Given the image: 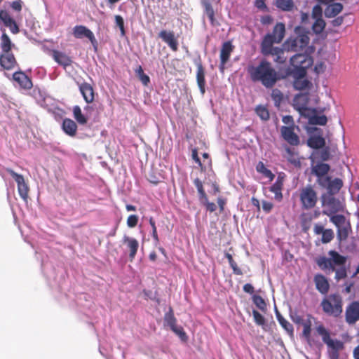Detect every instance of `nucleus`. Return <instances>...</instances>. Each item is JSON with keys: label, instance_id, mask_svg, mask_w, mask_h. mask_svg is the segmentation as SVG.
I'll list each match as a JSON object with an SVG mask.
<instances>
[{"label": "nucleus", "instance_id": "nucleus-1", "mask_svg": "<svg viewBox=\"0 0 359 359\" xmlns=\"http://www.w3.org/2000/svg\"><path fill=\"white\" fill-rule=\"evenodd\" d=\"M327 255L329 257L324 255L316 257L315 262L318 266L327 273L334 272V278L337 281L346 278L347 270L345 264L347 257L334 250H329Z\"/></svg>", "mask_w": 359, "mask_h": 359}, {"label": "nucleus", "instance_id": "nucleus-2", "mask_svg": "<svg viewBox=\"0 0 359 359\" xmlns=\"http://www.w3.org/2000/svg\"><path fill=\"white\" fill-rule=\"evenodd\" d=\"M247 72L252 82H259L266 88H272L280 79L271 63L266 60H261L257 65H248Z\"/></svg>", "mask_w": 359, "mask_h": 359}, {"label": "nucleus", "instance_id": "nucleus-3", "mask_svg": "<svg viewBox=\"0 0 359 359\" xmlns=\"http://www.w3.org/2000/svg\"><path fill=\"white\" fill-rule=\"evenodd\" d=\"M309 32L302 27L294 29V35L289 37L284 43V47L287 51L297 52L306 48L310 41Z\"/></svg>", "mask_w": 359, "mask_h": 359}, {"label": "nucleus", "instance_id": "nucleus-4", "mask_svg": "<svg viewBox=\"0 0 359 359\" xmlns=\"http://www.w3.org/2000/svg\"><path fill=\"white\" fill-rule=\"evenodd\" d=\"M322 294L325 295L320 304L323 311L329 316H339L343 311L342 297L340 293Z\"/></svg>", "mask_w": 359, "mask_h": 359}, {"label": "nucleus", "instance_id": "nucleus-5", "mask_svg": "<svg viewBox=\"0 0 359 359\" xmlns=\"http://www.w3.org/2000/svg\"><path fill=\"white\" fill-rule=\"evenodd\" d=\"M322 214L330 217L338 216L339 212L344 210L343 203L334 196L329 194H322L320 196Z\"/></svg>", "mask_w": 359, "mask_h": 359}, {"label": "nucleus", "instance_id": "nucleus-6", "mask_svg": "<svg viewBox=\"0 0 359 359\" xmlns=\"http://www.w3.org/2000/svg\"><path fill=\"white\" fill-rule=\"evenodd\" d=\"M332 222L337 228V238L339 243L346 241L352 233V227L349 219L344 215H339L330 218Z\"/></svg>", "mask_w": 359, "mask_h": 359}, {"label": "nucleus", "instance_id": "nucleus-7", "mask_svg": "<svg viewBox=\"0 0 359 359\" xmlns=\"http://www.w3.org/2000/svg\"><path fill=\"white\" fill-rule=\"evenodd\" d=\"M285 34V26L283 22H278L274 26L271 33H268L264 37L261 47L271 49L273 43H280Z\"/></svg>", "mask_w": 359, "mask_h": 359}, {"label": "nucleus", "instance_id": "nucleus-8", "mask_svg": "<svg viewBox=\"0 0 359 359\" xmlns=\"http://www.w3.org/2000/svg\"><path fill=\"white\" fill-rule=\"evenodd\" d=\"M302 208L311 210L313 208L318 202L317 192L311 185L300 189L299 194Z\"/></svg>", "mask_w": 359, "mask_h": 359}, {"label": "nucleus", "instance_id": "nucleus-9", "mask_svg": "<svg viewBox=\"0 0 359 359\" xmlns=\"http://www.w3.org/2000/svg\"><path fill=\"white\" fill-rule=\"evenodd\" d=\"M87 294L88 293H58L56 299L62 306L82 307L85 306L83 299H86Z\"/></svg>", "mask_w": 359, "mask_h": 359}, {"label": "nucleus", "instance_id": "nucleus-10", "mask_svg": "<svg viewBox=\"0 0 359 359\" xmlns=\"http://www.w3.org/2000/svg\"><path fill=\"white\" fill-rule=\"evenodd\" d=\"M309 99L306 95H297L294 99V107L299 111L301 116L307 118L309 123L311 118L317 113L316 109H311L307 107Z\"/></svg>", "mask_w": 359, "mask_h": 359}, {"label": "nucleus", "instance_id": "nucleus-11", "mask_svg": "<svg viewBox=\"0 0 359 359\" xmlns=\"http://www.w3.org/2000/svg\"><path fill=\"white\" fill-rule=\"evenodd\" d=\"M317 182L321 187L327 189V192L325 194H329L332 196L337 194L342 188L344 184L343 181L341 179L334 178V180H331V177L329 176H327L325 178L318 179Z\"/></svg>", "mask_w": 359, "mask_h": 359}, {"label": "nucleus", "instance_id": "nucleus-12", "mask_svg": "<svg viewBox=\"0 0 359 359\" xmlns=\"http://www.w3.org/2000/svg\"><path fill=\"white\" fill-rule=\"evenodd\" d=\"M6 170L16 182L19 195L25 201H26L28 198L29 189L25 181L24 177L22 175L15 172L11 168H6Z\"/></svg>", "mask_w": 359, "mask_h": 359}, {"label": "nucleus", "instance_id": "nucleus-13", "mask_svg": "<svg viewBox=\"0 0 359 359\" xmlns=\"http://www.w3.org/2000/svg\"><path fill=\"white\" fill-rule=\"evenodd\" d=\"M327 346V356L328 359H339L340 352L345 348L343 341L334 338L325 344Z\"/></svg>", "mask_w": 359, "mask_h": 359}, {"label": "nucleus", "instance_id": "nucleus-14", "mask_svg": "<svg viewBox=\"0 0 359 359\" xmlns=\"http://www.w3.org/2000/svg\"><path fill=\"white\" fill-rule=\"evenodd\" d=\"M296 126H282L280 128V134L283 139L292 146H297L299 144V137L294 132Z\"/></svg>", "mask_w": 359, "mask_h": 359}, {"label": "nucleus", "instance_id": "nucleus-15", "mask_svg": "<svg viewBox=\"0 0 359 359\" xmlns=\"http://www.w3.org/2000/svg\"><path fill=\"white\" fill-rule=\"evenodd\" d=\"M73 36L76 39L87 38L92 45L97 48V42L93 32L84 25H76L72 30Z\"/></svg>", "mask_w": 359, "mask_h": 359}, {"label": "nucleus", "instance_id": "nucleus-16", "mask_svg": "<svg viewBox=\"0 0 359 359\" xmlns=\"http://www.w3.org/2000/svg\"><path fill=\"white\" fill-rule=\"evenodd\" d=\"M359 320V302L353 301L346 309L345 320L348 325H354Z\"/></svg>", "mask_w": 359, "mask_h": 359}, {"label": "nucleus", "instance_id": "nucleus-17", "mask_svg": "<svg viewBox=\"0 0 359 359\" xmlns=\"http://www.w3.org/2000/svg\"><path fill=\"white\" fill-rule=\"evenodd\" d=\"M158 37L161 39L172 51L176 52L178 50V40L173 31L163 29L158 33Z\"/></svg>", "mask_w": 359, "mask_h": 359}, {"label": "nucleus", "instance_id": "nucleus-18", "mask_svg": "<svg viewBox=\"0 0 359 359\" xmlns=\"http://www.w3.org/2000/svg\"><path fill=\"white\" fill-rule=\"evenodd\" d=\"M313 62L312 57L305 53H297L290 58V64L292 67L309 68Z\"/></svg>", "mask_w": 359, "mask_h": 359}, {"label": "nucleus", "instance_id": "nucleus-19", "mask_svg": "<svg viewBox=\"0 0 359 359\" xmlns=\"http://www.w3.org/2000/svg\"><path fill=\"white\" fill-rule=\"evenodd\" d=\"M0 20L3 22L4 26L9 28L10 31L13 34L20 32L19 26L8 11L0 10Z\"/></svg>", "mask_w": 359, "mask_h": 359}, {"label": "nucleus", "instance_id": "nucleus-20", "mask_svg": "<svg viewBox=\"0 0 359 359\" xmlns=\"http://www.w3.org/2000/svg\"><path fill=\"white\" fill-rule=\"evenodd\" d=\"M0 20L3 22L4 26L9 28L10 31L13 34L20 32L19 26L8 11L0 10Z\"/></svg>", "mask_w": 359, "mask_h": 359}, {"label": "nucleus", "instance_id": "nucleus-21", "mask_svg": "<svg viewBox=\"0 0 359 359\" xmlns=\"http://www.w3.org/2000/svg\"><path fill=\"white\" fill-rule=\"evenodd\" d=\"M313 233L316 235H322L320 241L323 244L330 243L334 237V233L332 229H325L323 225L319 223L314 225Z\"/></svg>", "mask_w": 359, "mask_h": 359}, {"label": "nucleus", "instance_id": "nucleus-22", "mask_svg": "<svg viewBox=\"0 0 359 359\" xmlns=\"http://www.w3.org/2000/svg\"><path fill=\"white\" fill-rule=\"evenodd\" d=\"M0 66L4 70H12L18 66L15 55L12 52L1 53L0 55Z\"/></svg>", "mask_w": 359, "mask_h": 359}, {"label": "nucleus", "instance_id": "nucleus-23", "mask_svg": "<svg viewBox=\"0 0 359 359\" xmlns=\"http://www.w3.org/2000/svg\"><path fill=\"white\" fill-rule=\"evenodd\" d=\"M233 48L234 46L230 41L223 43L220 51L219 69L221 72H224L225 65L229 61Z\"/></svg>", "mask_w": 359, "mask_h": 359}, {"label": "nucleus", "instance_id": "nucleus-24", "mask_svg": "<svg viewBox=\"0 0 359 359\" xmlns=\"http://www.w3.org/2000/svg\"><path fill=\"white\" fill-rule=\"evenodd\" d=\"M13 79L21 88L29 90L33 86L31 79L22 71L15 72L13 74Z\"/></svg>", "mask_w": 359, "mask_h": 359}, {"label": "nucleus", "instance_id": "nucleus-25", "mask_svg": "<svg viewBox=\"0 0 359 359\" xmlns=\"http://www.w3.org/2000/svg\"><path fill=\"white\" fill-rule=\"evenodd\" d=\"M262 53L264 55H271L276 56L274 61L277 63L283 64L286 61L284 56V51L278 47L271 46V49L261 47Z\"/></svg>", "mask_w": 359, "mask_h": 359}, {"label": "nucleus", "instance_id": "nucleus-26", "mask_svg": "<svg viewBox=\"0 0 359 359\" xmlns=\"http://www.w3.org/2000/svg\"><path fill=\"white\" fill-rule=\"evenodd\" d=\"M284 177L279 174L276 182L270 187L271 192L274 194V199L278 202L283 200L282 190L283 188Z\"/></svg>", "mask_w": 359, "mask_h": 359}, {"label": "nucleus", "instance_id": "nucleus-27", "mask_svg": "<svg viewBox=\"0 0 359 359\" xmlns=\"http://www.w3.org/2000/svg\"><path fill=\"white\" fill-rule=\"evenodd\" d=\"M123 243L127 245V248L129 250V258L130 261H133L137 252L139 248V243L137 239L124 236L123 238Z\"/></svg>", "mask_w": 359, "mask_h": 359}, {"label": "nucleus", "instance_id": "nucleus-28", "mask_svg": "<svg viewBox=\"0 0 359 359\" xmlns=\"http://www.w3.org/2000/svg\"><path fill=\"white\" fill-rule=\"evenodd\" d=\"M196 65L197 67L196 70V81L198 86L200 89L201 94H204L205 92V69L203 66V64L199 60L196 62Z\"/></svg>", "mask_w": 359, "mask_h": 359}, {"label": "nucleus", "instance_id": "nucleus-29", "mask_svg": "<svg viewBox=\"0 0 359 359\" xmlns=\"http://www.w3.org/2000/svg\"><path fill=\"white\" fill-rule=\"evenodd\" d=\"M79 90L81 93L83 95L84 100L87 103H91L93 102L95 96H94V90L93 86L86 82H83L79 86Z\"/></svg>", "mask_w": 359, "mask_h": 359}, {"label": "nucleus", "instance_id": "nucleus-30", "mask_svg": "<svg viewBox=\"0 0 359 359\" xmlns=\"http://www.w3.org/2000/svg\"><path fill=\"white\" fill-rule=\"evenodd\" d=\"M52 57L57 63L65 68L72 65V60L71 57L65 53L53 50L52 51Z\"/></svg>", "mask_w": 359, "mask_h": 359}, {"label": "nucleus", "instance_id": "nucleus-31", "mask_svg": "<svg viewBox=\"0 0 359 359\" xmlns=\"http://www.w3.org/2000/svg\"><path fill=\"white\" fill-rule=\"evenodd\" d=\"M343 5L341 3H333L328 5L325 9V15L327 18L336 17L343 10Z\"/></svg>", "mask_w": 359, "mask_h": 359}, {"label": "nucleus", "instance_id": "nucleus-32", "mask_svg": "<svg viewBox=\"0 0 359 359\" xmlns=\"http://www.w3.org/2000/svg\"><path fill=\"white\" fill-rule=\"evenodd\" d=\"M62 128L64 132L71 137H74L76 134L77 125L70 118H65L63 120Z\"/></svg>", "mask_w": 359, "mask_h": 359}, {"label": "nucleus", "instance_id": "nucleus-33", "mask_svg": "<svg viewBox=\"0 0 359 359\" xmlns=\"http://www.w3.org/2000/svg\"><path fill=\"white\" fill-rule=\"evenodd\" d=\"M177 320L174 315V311L172 306H169L168 311H166L163 316V326L170 329L177 324Z\"/></svg>", "mask_w": 359, "mask_h": 359}, {"label": "nucleus", "instance_id": "nucleus-34", "mask_svg": "<svg viewBox=\"0 0 359 359\" xmlns=\"http://www.w3.org/2000/svg\"><path fill=\"white\" fill-rule=\"evenodd\" d=\"M314 282L319 292H328L330 285L325 276L323 274H316L314 277Z\"/></svg>", "mask_w": 359, "mask_h": 359}, {"label": "nucleus", "instance_id": "nucleus-35", "mask_svg": "<svg viewBox=\"0 0 359 359\" xmlns=\"http://www.w3.org/2000/svg\"><path fill=\"white\" fill-rule=\"evenodd\" d=\"M0 40L1 53L11 52V50L15 46V44L11 41L9 36L5 32H4L1 34Z\"/></svg>", "mask_w": 359, "mask_h": 359}, {"label": "nucleus", "instance_id": "nucleus-36", "mask_svg": "<svg viewBox=\"0 0 359 359\" xmlns=\"http://www.w3.org/2000/svg\"><path fill=\"white\" fill-rule=\"evenodd\" d=\"M330 167L327 163H318L313 168V172L318 177V179L325 178L330 171Z\"/></svg>", "mask_w": 359, "mask_h": 359}, {"label": "nucleus", "instance_id": "nucleus-37", "mask_svg": "<svg viewBox=\"0 0 359 359\" xmlns=\"http://www.w3.org/2000/svg\"><path fill=\"white\" fill-rule=\"evenodd\" d=\"M202 5L204 8L205 13L207 15L210 24L212 26L216 25V19L215 18V11L211 5L210 0H202Z\"/></svg>", "mask_w": 359, "mask_h": 359}, {"label": "nucleus", "instance_id": "nucleus-38", "mask_svg": "<svg viewBox=\"0 0 359 359\" xmlns=\"http://www.w3.org/2000/svg\"><path fill=\"white\" fill-rule=\"evenodd\" d=\"M308 146L313 149L323 148L325 144V139L320 135H313L309 138Z\"/></svg>", "mask_w": 359, "mask_h": 359}, {"label": "nucleus", "instance_id": "nucleus-39", "mask_svg": "<svg viewBox=\"0 0 359 359\" xmlns=\"http://www.w3.org/2000/svg\"><path fill=\"white\" fill-rule=\"evenodd\" d=\"M316 330L317 333L320 336H321L322 341L324 344H326L330 341L334 339L333 338H331L330 331L327 328H326L322 323L316 326Z\"/></svg>", "mask_w": 359, "mask_h": 359}, {"label": "nucleus", "instance_id": "nucleus-40", "mask_svg": "<svg viewBox=\"0 0 359 359\" xmlns=\"http://www.w3.org/2000/svg\"><path fill=\"white\" fill-rule=\"evenodd\" d=\"M273 4L283 11H291L294 6L293 0H273Z\"/></svg>", "mask_w": 359, "mask_h": 359}, {"label": "nucleus", "instance_id": "nucleus-41", "mask_svg": "<svg viewBox=\"0 0 359 359\" xmlns=\"http://www.w3.org/2000/svg\"><path fill=\"white\" fill-rule=\"evenodd\" d=\"M252 294V301L253 304L262 311H265L267 309V304L264 298H262L259 293H250Z\"/></svg>", "mask_w": 359, "mask_h": 359}, {"label": "nucleus", "instance_id": "nucleus-42", "mask_svg": "<svg viewBox=\"0 0 359 359\" xmlns=\"http://www.w3.org/2000/svg\"><path fill=\"white\" fill-rule=\"evenodd\" d=\"M285 152L287 156H285L287 161L294 165L296 167H299L301 165V162L299 158H298L297 154H295L291 148L286 147Z\"/></svg>", "mask_w": 359, "mask_h": 359}, {"label": "nucleus", "instance_id": "nucleus-43", "mask_svg": "<svg viewBox=\"0 0 359 359\" xmlns=\"http://www.w3.org/2000/svg\"><path fill=\"white\" fill-rule=\"evenodd\" d=\"M170 330L180 338L182 342H187L189 337L181 325H176Z\"/></svg>", "mask_w": 359, "mask_h": 359}, {"label": "nucleus", "instance_id": "nucleus-44", "mask_svg": "<svg viewBox=\"0 0 359 359\" xmlns=\"http://www.w3.org/2000/svg\"><path fill=\"white\" fill-rule=\"evenodd\" d=\"M256 170L258 172L262 173L264 177L269 178L270 181H272L275 177L274 174L269 169L266 168L262 161L257 163Z\"/></svg>", "mask_w": 359, "mask_h": 359}, {"label": "nucleus", "instance_id": "nucleus-45", "mask_svg": "<svg viewBox=\"0 0 359 359\" xmlns=\"http://www.w3.org/2000/svg\"><path fill=\"white\" fill-rule=\"evenodd\" d=\"M256 114L264 121L269 120L270 114L266 107L264 105H258L255 109Z\"/></svg>", "mask_w": 359, "mask_h": 359}, {"label": "nucleus", "instance_id": "nucleus-46", "mask_svg": "<svg viewBox=\"0 0 359 359\" xmlns=\"http://www.w3.org/2000/svg\"><path fill=\"white\" fill-rule=\"evenodd\" d=\"M73 114L76 121L81 125H85L88 122V118L82 114L79 106L76 105L73 107Z\"/></svg>", "mask_w": 359, "mask_h": 359}, {"label": "nucleus", "instance_id": "nucleus-47", "mask_svg": "<svg viewBox=\"0 0 359 359\" xmlns=\"http://www.w3.org/2000/svg\"><path fill=\"white\" fill-rule=\"evenodd\" d=\"M300 220L303 229L304 231L309 230L311 222L313 220L311 215V212L302 213L300 215Z\"/></svg>", "mask_w": 359, "mask_h": 359}, {"label": "nucleus", "instance_id": "nucleus-48", "mask_svg": "<svg viewBox=\"0 0 359 359\" xmlns=\"http://www.w3.org/2000/svg\"><path fill=\"white\" fill-rule=\"evenodd\" d=\"M252 316L255 323L261 325L264 330H266L267 325L265 317L255 309H252Z\"/></svg>", "mask_w": 359, "mask_h": 359}, {"label": "nucleus", "instance_id": "nucleus-49", "mask_svg": "<svg viewBox=\"0 0 359 359\" xmlns=\"http://www.w3.org/2000/svg\"><path fill=\"white\" fill-rule=\"evenodd\" d=\"M325 25L326 23L323 18L316 19L312 25V30L315 34H319L323 32Z\"/></svg>", "mask_w": 359, "mask_h": 359}, {"label": "nucleus", "instance_id": "nucleus-50", "mask_svg": "<svg viewBox=\"0 0 359 359\" xmlns=\"http://www.w3.org/2000/svg\"><path fill=\"white\" fill-rule=\"evenodd\" d=\"M278 323L290 337H294V327L287 320L284 318Z\"/></svg>", "mask_w": 359, "mask_h": 359}, {"label": "nucleus", "instance_id": "nucleus-51", "mask_svg": "<svg viewBox=\"0 0 359 359\" xmlns=\"http://www.w3.org/2000/svg\"><path fill=\"white\" fill-rule=\"evenodd\" d=\"M327 122V116L325 115L318 116L315 113L311 118L309 123L311 125L325 126Z\"/></svg>", "mask_w": 359, "mask_h": 359}, {"label": "nucleus", "instance_id": "nucleus-52", "mask_svg": "<svg viewBox=\"0 0 359 359\" xmlns=\"http://www.w3.org/2000/svg\"><path fill=\"white\" fill-rule=\"evenodd\" d=\"M301 325L303 326L302 333L300 337L304 339L311 336L312 325L309 319L305 320V321Z\"/></svg>", "mask_w": 359, "mask_h": 359}, {"label": "nucleus", "instance_id": "nucleus-53", "mask_svg": "<svg viewBox=\"0 0 359 359\" xmlns=\"http://www.w3.org/2000/svg\"><path fill=\"white\" fill-rule=\"evenodd\" d=\"M271 95L274 102L275 106L279 107L283 99V94L282 92L278 88H274L272 90Z\"/></svg>", "mask_w": 359, "mask_h": 359}, {"label": "nucleus", "instance_id": "nucleus-54", "mask_svg": "<svg viewBox=\"0 0 359 359\" xmlns=\"http://www.w3.org/2000/svg\"><path fill=\"white\" fill-rule=\"evenodd\" d=\"M135 73L144 86H147L149 84L150 82L149 76L144 74V70L140 65L135 69Z\"/></svg>", "mask_w": 359, "mask_h": 359}, {"label": "nucleus", "instance_id": "nucleus-55", "mask_svg": "<svg viewBox=\"0 0 359 359\" xmlns=\"http://www.w3.org/2000/svg\"><path fill=\"white\" fill-rule=\"evenodd\" d=\"M294 69L292 72V74L294 79H304L306 74V67H293Z\"/></svg>", "mask_w": 359, "mask_h": 359}, {"label": "nucleus", "instance_id": "nucleus-56", "mask_svg": "<svg viewBox=\"0 0 359 359\" xmlns=\"http://www.w3.org/2000/svg\"><path fill=\"white\" fill-rule=\"evenodd\" d=\"M290 318L297 325H301L305 321L302 316H299L297 311L290 309Z\"/></svg>", "mask_w": 359, "mask_h": 359}, {"label": "nucleus", "instance_id": "nucleus-57", "mask_svg": "<svg viewBox=\"0 0 359 359\" xmlns=\"http://www.w3.org/2000/svg\"><path fill=\"white\" fill-rule=\"evenodd\" d=\"M194 184L196 186L198 194L200 195V198L201 200L206 199L207 195L205 192V190L203 189V183L201 180L199 178H196L194 181Z\"/></svg>", "mask_w": 359, "mask_h": 359}, {"label": "nucleus", "instance_id": "nucleus-58", "mask_svg": "<svg viewBox=\"0 0 359 359\" xmlns=\"http://www.w3.org/2000/svg\"><path fill=\"white\" fill-rule=\"evenodd\" d=\"M309 82L306 79H294L293 86L297 90H304L309 86Z\"/></svg>", "mask_w": 359, "mask_h": 359}, {"label": "nucleus", "instance_id": "nucleus-59", "mask_svg": "<svg viewBox=\"0 0 359 359\" xmlns=\"http://www.w3.org/2000/svg\"><path fill=\"white\" fill-rule=\"evenodd\" d=\"M305 340L308 346L311 348L316 347V348L320 349L323 346L322 343L319 340L312 338L311 336L306 338Z\"/></svg>", "mask_w": 359, "mask_h": 359}, {"label": "nucleus", "instance_id": "nucleus-60", "mask_svg": "<svg viewBox=\"0 0 359 359\" xmlns=\"http://www.w3.org/2000/svg\"><path fill=\"white\" fill-rule=\"evenodd\" d=\"M149 224L151 225V229H152V237H153V239L154 240L156 243H158L159 238H158V233H157V229H156L155 220L154 219L153 217H150L149 219Z\"/></svg>", "mask_w": 359, "mask_h": 359}, {"label": "nucleus", "instance_id": "nucleus-61", "mask_svg": "<svg viewBox=\"0 0 359 359\" xmlns=\"http://www.w3.org/2000/svg\"><path fill=\"white\" fill-rule=\"evenodd\" d=\"M322 15H323V10H322L321 6L319 5L314 6L312 9V13H311V16H312L313 19L316 20V19H318V18H323Z\"/></svg>", "mask_w": 359, "mask_h": 359}, {"label": "nucleus", "instance_id": "nucleus-62", "mask_svg": "<svg viewBox=\"0 0 359 359\" xmlns=\"http://www.w3.org/2000/svg\"><path fill=\"white\" fill-rule=\"evenodd\" d=\"M138 216L136 215H130L127 219V225L130 228H133L137 226L138 223Z\"/></svg>", "mask_w": 359, "mask_h": 359}, {"label": "nucleus", "instance_id": "nucleus-63", "mask_svg": "<svg viewBox=\"0 0 359 359\" xmlns=\"http://www.w3.org/2000/svg\"><path fill=\"white\" fill-rule=\"evenodd\" d=\"M115 22L116 25L119 27L121 34L124 35L126 32L124 27V20L123 18L119 15H115Z\"/></svg>", "mask_w": 359, "mask_h": 359}, {"label": "nucleus", "instance_id": "nucleus-64", "mask_svg": "<svg viewBox=\"0 0 359 359\" xmlns=\"http://www.w3.org/2000/svg\"><path fill=\"white\" fill-rule=\"evenodd\" d=\"M203 204L205 206L207 210L210 211V212H212L216 210V209H217L216 205L212 202H210L208 199V197H206V199H203Z\"/></svg>", "mask_w": 359, "mask_h": 359}]
</instances>
